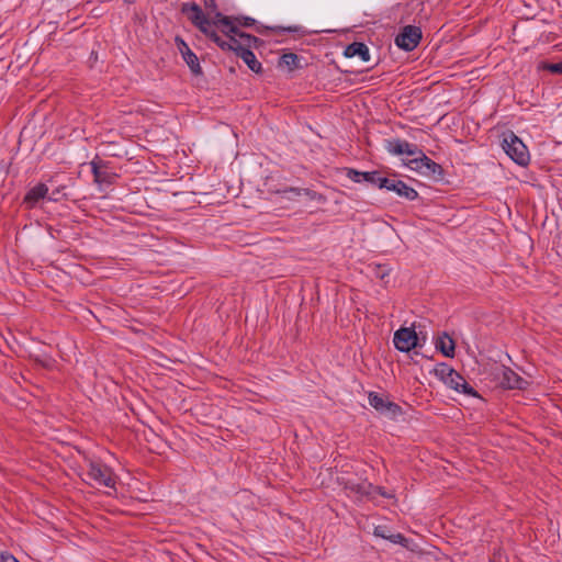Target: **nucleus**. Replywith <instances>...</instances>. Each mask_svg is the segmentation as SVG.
Wrapping results in <instances>:
<instances>
[{
    "mask_svg": "<svg viewBox=\"0 0 562 562\" xmlns=\"http://www.w3.org/2000/svg\"><path fill=\"white\" fill-rule=\"evenodd\" d=\"M48 187L40 182L35 187L31 188L24 195L22 204L25 205L27 210L35 207L41 200L47 198Z\"/></svg>",
    "mask_w": 562,
    "mask_h": 562,
    "instance_id": "nucleus-16",
    "label": "nucleus"
},
{
    "mask_svg": "<svg viewBox=\"0 0 562 562\" xmlns=\"http://www.w3.org/2000/svg\"><path fill=\"white\" fill-rule=\"evenodd\" d=\"M180 12L198 29L202 30L204 25H211V19L206 16L202 8L195 2H183Z\"/></svg>",
    "mask_w": 562,
    "mask_h": 562,
    "instance_id": "nucleus-11",
    "label": "nucleus"
},
{
    "mask_svg": "<svg viewBox=\"0 0 562 562\" xmlns=\"http://www.w3.org/2000/svg\"><path fill=\"white\" fill-rule=\"evenodd\" d=\"M369 404L381 415L395 420L398 416L403 415V408L395 402L389 400L386 395L369 392Z\"/></svg>",
    "mask_w": 562,
    "mask_h": 562,
    "instance_id": "nucleus-5",
    "label": "nucleus"
},
{
    "mask_svg": "<svg viewBox=\"0 0 562 562\" xmlns=\"http://www.w3.org/2000/svg\"><path fill=\"white\" fill-rule=\"evenodd\" d=\"M236 35L238 36V38L243 40L245 43H246V46L245 47H254V48H259L262 44H263V41L250 33H247L240 29H238Z\"/></svg>",
    "mask_w": 562,
    "mask_h": 562,
    "instance_id": "nucleus-26",
    "label": "nucleus"
},
{
    "mask_svg": "<svg viewBox=\"0 0 562 562\" xmlns=\"http://www.w3.org/2000/svg\"><path fill=\"white\" fill-rule=\"evenodd\" d=\"M537 71H548L552 75H562V60L558 63L547 59L540 60L536 67Z\"/></svg>",
    "mask_w": 562,
    "mask_h": 562,
    "instance_id": "nucleus-25",
    "label": "nucleus"
},
{
    "mask_svg": "<svg viewBox=\"0 0 562 562\" xmlns=\"http://www.w3.org/2000/svg\"><path fill=\"white\" fill-rule=\"evenodd\" d=\"M337 483L340 485L345 491H349L350 493H353L358 495L360 498H367L369 501L373 499L371 488L372 483L369 482H357L353 479L347 477V476H338Z\"/></svg>",
    "mask_w": 562,
    "mask_h": 562,
    "instance_id": "nucleus-12",
    "label": "nucleus"
},
{
    "mask_svg": "<svg viewBox=\"0 0 562 562\" xmlns=\"http://www.w3.org/2000/svg\"><path fill=\"white\" fill-rule=\"evenodd\" d=\"M175 43L191 74L194 77L203 76V69L200 65V60L195 53L189 47L188 43L180 35L175 37Z\"/></svg>",
    "mask_w": 562,
    "mask_h": 562,
    "instance_id": "nucleus-9",
    "label": "nucleus"
},
{
    "mask_svg": "<svg viewBox=\"0 0 562 562\" xmlns=\"http://www.w3.org/2000/svg\"><path fill=\"white\" fill-rule=\"evenodd\" d=\"M411 360H412L415 364H417V363H418V362H417V358H414V356H411Z\"/></svg>",
    "mask_w": 562,
    "mask_h": 562,
    "instance_id": "nucleus-47",
    "label": "nucleus"
},
{
    "mask_svg": "<svg viewBox=\"0 0 562 562\" xmlns=\"http://www.w3.org/2000/svg\"><path fill=\"white\" fill-rule=\"evenodd\" d=\"M10 558L13 561H19L13 554L9 553L8 551H3L0 554L1 562H11V561H9Z\"/></svg>",
    "mask_w": 562,
    "mask_h": 562,
    "instance_id": "nucleus-41",
    "label": "nucleus"
},
{
    "mask_svg": "<svg viewBox=\"0 0 562 562\" xmlns=\"http://www.w3.org/2000/svg\"><path fill=\"white\" fill-rule=\"evenodd\" d=\"M385 190L394 192L397 196L407 201H414L419 198L418 192L413 187L397 179H390Z\"/></svg>",
    "mask_w": 562,
    "mask_h": 562,
    "instance_id": "nucleus-13",
    "label": "nucleus"
},
{
    "mask_svg": "<svg viewBox=\"0 0 562 562\" xmlns=\"http://www.w3.org/2000/svg\"><path fill=\"white\" fill-rule=\"evenodd\" d=\"M525 7L528 9V14L536 16L538 9V0H524Z\"/></svg>",
    "mask_w": 562,
    "mask_h": 562,
    "instance_id": "nucleus-36",
    "label": "nucleus"
},
{
    "mask_svg": "<svg viewBox=\"0 0 562 562\" xmlns=\"http://www.w3.org/2000/svg\"><path fill=\"white\" fill-rule=\"evenodd\" d=\"M391 269L387 265H375L371 268L373 278L384 281L389 277Z\"/></svg>",
    "mask_w": 562,
    "mask_h": 562,
    "instance_id": "nucleus-29",
    "label": "nucleus"
},
{
    "mask_svg": "<svg viewBox=\"0 0 562 562\" xmlns=\"http://www.w3.org/2000/svg\"><path fill=\"white\" fill-rule=\"evenodd\" d=\"M97 57H98L97 53L92 52L90 58H95L97 59Z\"/></svg>",
    "mask_w": 562,
    "mask_h": 562,
    "instance_id": "nucleus-48",
    "label": "nucleus"
},
{
    "mask_svg": "<svg viewBox=\"0 0 562 562\" xmlns=\"http://www.w3.org/2000/svg\"><path fill=\"white\" fill-rule=\"evenodd\" d=\"M232 52H234L237 57H240L248 68L255 74L261 75L263 72L261 63L257 59L250 48L245 47L244 45H238L235 46Z\"/></svg>",
    "mask_w": 562,
    "mask_h": 562,
    "instance_id": "nucleus-15",
    "label": "nucleus"
},
{
    "mask_svg": "<svg viewBox=\"0 0 562 562\" xmlns=\"http://www.w3.org/2000/svg\"><path fill=\"white\" fill-rule=\"evenodd\" d=\"M371 493L373 497L375 494H378L384 498H395V494L393 492H387L383 486H376L372 484Z\"/></svg>",
    "mask_w": 562,
    "mask_h": 562,
    "instance_id": "nucleus-33",
    "label": "nucleus"
},
{
    "mask_svg": "<svg viewBox=\"0 0 562 562\" xmlns=\"http://www.w3.org/2000/svg\"><path fill=\"white\" fill-rule=\"evenodd\" d=\"M234 18H235L236 24L238 25L239 29L240 27H254V25L257 24V20H255L251 16L239 14V15H234Z\"/></svg>",
    "mask_w": 562,
    "mask_h": 562,
    "instance_id": "nucleus-30",
    "label": "nucleus"
},
{
    "mask_svg": "<svg viewBox=\"0 0 562 562\" xmlns=\"http://www.w3.org/2000/svg\"><path fill=\"white\" fill-rule=\"evenodd\" d=\"M282 193L283 194H290V195H286L289 199L291 198H294V196H300L302 194L306 195L310 200H315L317 201L318 203H326L327 201V198L322 194V193H318L314 190H311V189H300V188H292V187H289V188H285L282 190Z\"/></svg>",
    "mask_w": 562,
    "mask_h": 562,
    "instance_id": "nucleus-19",
    "label": "nucleus"
},
{
    "mask_svg": "<svg viewBox=\"0 0 562 562\" xmlns=\"http://www.w3.org/2000/svg\"><path fill=\"white\" fill-rule=\"evenodd\" d=\"M403 548L413 553H419L422 551L419 544L414 539L407 537L406 542L403 543Z\"/></svg>",
    "mask_w": 562,
    "mask_h": 562,
    "instance_id": "nucleus-34",
    "label": "nucleus"
},
{
    "mask_svg": "<svg viewBox=\"0 0 562 562\" xmlns=\"http://www.w3.org/2000/svg\"><path fill=\"white\" fill-rule=\"evenodd\" d=\"M435 347L443 357L454 358L456 356V341L447 331H442L436 338Z\"/></svg>",
    "mask_w": 562,
    "mask_h": 562,
    "instance_id": "nucleus-17",
    "label": "nucleus"
},
{
    "mask_svg": "<svg viewBox=\"0 0 562 562\" xmlns=\"http://www.w3.org/2000/svg\"><path fill=\"white\" fill-rule=\"evenodd\" d=\"M301 57L292 52L283 53L278 61L279 67H286L290 71L295 69H301L302 65L300 64Z\"/></svg>",
    "mask_w": 562,
    "mask_h": 562,
    "instance_id": "nucleus-21",
    "label": "nucleus"
},
{
    "mask_svg": "<svg viewBox=\"0 0 562 562\" xmlns=\"http://www.w3.org/2000/svg\"><path fill=\"white\" fill-rule=\"evenodd\" d=\"M10 558L13 561H19L13 554L9 553L8 551H3L0 554L1 562H11V561H9Z\"/></svg>",
    "mask_w": 562,
    "mask_h": 562,
    "instance_id": "nucleus-42",
    "label": "nucleus"
},
{
    "mask_svg": "<svg viewBox=\"0 0 562 562\" xmlns=\"http://www.w3.org/2000/svg\"><path fill=\"white\" fill-rule=\"evenodd\" d=\"M408 156H422V154H425L416 144L408 143V151H405Z\"/></svg>",
    "mask_w": 562,
    "mask_h": 562,
    "instance_id": "nucleus-38",
    "label": "nucleus"
},
{
    "mask_svg": "<svg viewBox=\"0 0 562 562\" xmlns=\"http://www.w3.org/2000/svg\"><path fill=\"white\" fill-rule=\"evenodd\" d=\"M124 2L127 4H134L136 2V0H124Z\"/></svg>",
    "mask_w": 562,
    "mask_h": 562,
    "instance_id": "nucleus-45",
    "label": "nucleus"
},
{
    "mask_svg": "<svg viewBox=\"0 0 562 562\" xmlns=\"http://www.w3.org/2000/svg\"><path fill=\"white\" fill-rule=\"evenodd\" d=\"M199 31L203 33L210 41L216 44L223 52H232L234 49L229 42H226V40L221 37L214 30L211 29V25H204L202 30Z\"/></svg>",
    "mask_w": 562,
    "mask_h": 562,
    "instance_id": "nucleus-20",
    "label": "nucleus"
},
{
    "mask_svg": "<svg viewBox=\"0 0 562 562\" xmlns=\"http://www.w3.org/2000/svg\"><path fill=\"white\" fill-rule=\"evenodd\" d=\"M417 336H418L417 349L418 348H423L424 345L426 344L427 335L425 333H423V331H417Z\"/></svg>",
    "mask_w": 562,
    "mask_h": 562,
    "instance_id": "nucleus-40",
    "label": "nucleus"
},
{
    "mask_svg": "<svg viewBox=\"0 0 562 562\" xmlns=\"http://www.w3.org/2000/svg\"><path fill=\"white\" fill-rule=\"evenodd\" d=\"M440 381L456 392L467 396L481 398L477 391L465 379L446 362L438 363L431 371Z\"/></svg>",
    "mask_w": 562,
    "mask_h": 562,
    "instance_id": "nucleus-1",
    "label": "nucleus"
},
{
    "mask_svg": "<svg viewBox=\"0 0 562 562\" xmlns=\"http://www.w3.org/2000/svg\"><path fill=\"white\" fill-rule=\"evenodd\" d=\"M214 18L211 20V25L220 26L222 23L228 22V15L223 14L220 11H215Z\"/></svg>",
    "mask_w": 562,
    "mask_h": 562,
    "instance_id": "nucleus-35",
    "label": "nucleus"
},
{
    "mask_svg": "<svg viewBox=\"0 0 562 562\" xmlns=\"http://www.w3.org/2000/svg\"><path fill=\"white\" fill-rule=\"evenodd\" d=\"M389 541L403 547V543L406 542V537L401 532H393L392 536H389Z\"/></svg>",
    "mask_w": 562,
    "mask_h": 562,
    "instance_id": "nucleus-37",
    "label": "nucleus"
},
{
    "mask_svg": "<svg viewBox=\"0 0 562 562\" xmlns=\"http://www.w3.org/2000/svg\"><path fill=\"white\" fill-rule=\"evenodd\" d=\"M422 38L423 32L419 26L405 25L395 36L394 43L400 49L412 52L419 45Z\"/></svg>",
    "mask_w": 562,
    "mask_h": 562,
    "instance_id": "nucleus-7",
    "label": "nucleus"
},
{
    "mask_svg": "<svg viewBox=\"0 0 562 562\" xmlns=\"http://www.w3.org/2000/svg\"><path fill=\"white\" fill-rule=\"evenodd\" d=\"M405 165L409 167L412 170H415L422 173L423 176L431 178L436 182L443 180L445 169L442 168V166L430 159L425 154H422V156H417L413 159H409L407 162H405Z\"/></svg>",
    "mask_w": 562,
    "mask_h": 562,
    "instance_id": "nucleus-4",
    "label": "nucleus"
},
{
    "mask_svg": "<svg viewBox=\"0 0 562 562\" xmlns=\"http://www.w3.org/2000/svg\"><path fill=\"white\" fill-rule=\"evenodd\" d=\"M29 359L31 361H33L35 364H37L46 370H52L56 363L55 359L50 355H48L44 351L30 352Z\"/></svg>",
    "mask_w": 562,
    "mask_h": 562,
    "instance_id": "nucleus-22",
    "label": "nucleus"
},
{
    "mask_svg": "<svg viewBox=\"0 0 562 562\" xmlns=\"http://www.w3.org/2000/svg\"><path fill=\"white\" fill-rule=\"evenodd\" d=\"M346 176L353 182L360 183L363 181L364 171L357 170L355 168H345Z\"/></svg>",
    "mask_w": 562,
    "mask_h": 562,
    "instance_id": "nucleus-31",
    "label": "nucleus"
},
{
    "mask_svg": "<svg viewBox=\"0 0 562 562\" xmlns=\"http://www.w3.org/2000/svg\"><path fill=\"white\" fill-rule=\"evenodd\" d=\"M254 29L257 33L261 35H268L270 33L282 35L284 33H295L304 35L305 31L303 26L301 25H289V26H282V25H265L257 21V24L254 25Z\"/></svg>",
    "mask_w": 562,
    "mask_h": 562,
    "instance_id": "nucleus-14",
    "label": "nucleus"
},
{
    "mask_svg": "<svg viewBox=\"0 0 562 562\" xmlns=\"http://www.w3.org/2000/svg\"><path fill=\"white\" fill-rule=\"evenodd\" d=\"M66 186H59L52 190V193L47 196L49 201L59 202L63 200H72L71 193L66 191Z\"/></svg>",
    "mask_w": 562,
    "mask_h": 562,
    "instance_id": "nucleus-27",
    "label": "nucleus"
},
{
    "mask_svg": "<svg viewBox=\"0 0 562 562\" xmlns=\"http://www.w3.org/2000/svg\"><path fill=\"white\" fill-rule=\"evenodd\" d=\"M385 148L389 153L401 156L408 151V142L401 138L385 139Z\"/></svg>",
    "mask_w": 562,
    "mask_h": 562,
    "instance_id": "nucleus-23",
    "label": "nucleus"
},
{
    "mask_svg": "<svg viewBox=\"0 0 562 562\" xmlns=\"http://www.w3.org/2000/svg\"><path fill=\"white\" fill-rule=\"evenodd\" d=\"M418 336L416 331V326L413 324L409 327L401 326L397 330L394 331L393 335V345L395 349L401 352L409 353L413 351L414 356H423L428 358L426 355L417 351V342Z\"/></svg>",
    "mask_w": 562,
    "mask_h": 562,
    "instance_id": "nucleus-3",
    "label": "nucleus"
},
{
    "mask_svg": "<svg viewBox=\"0 0 562 562\" xmlns=\"http://www.w3.org/2000/svg\"><path fill=\"white\" fill-rule=\"evenodd\" d=\"M495 379L498 381L501 387L505 390H521L525 391L529 386V382L516 373L513 369L506 366L497 368L494 373Z\"/></svg>",
    "mask_w": 562,
    "mask_h": 562,
    "instance_id": "nucleus-6",
    "label": "nucleus"
},
{
    "mask_svg": "<svg viewBox=\"0 0 562 562\" xmlns=\"http://www.w3.org/2000/svg\"><path fill=\"white\" fill-rule=\"evenodd\" d=\"M390 178L382 177L381 171L379 170H372V171H364L363 175V181L371 183L379 189H385L387 187Z\"/></svg>",
    "mask_w": 562,
    "mask_h": 562,
    "instance_id": "nucleus-24",
    "label": "nucleus"
},
{
    "mask_svg": "<svg viewBox=\"0 0 562 562\" xmlns=\"http://www.w3.org/2000/svg\"><path fill=\"white\" fill-rule=\"evenodd\" d=\"M411 360H412L415 364H417V363H418V362H417V358H414V356H411Z\"/></svg>",
    "mask_w": 562,
    "mask_h": 562,
    "instance_id": "nucleus-46",
    "label": "nucleus"
},
{
    "mask_svg": "<svg viewBox=\"0 0 562 562\" xmlns=\"http://www.w3.org/2000/svg\"><path fill=\"white\" fill-rule=\"evenodd\" d=\"M9 561H11V562H20V561H13V560H11V558L9 559Z\"/></svg>",
    "mask_w": 562,
    "mask_h": 562,
    "instance_id": "nucleus-49",
    "label": "nucleus"
},
{
    "mask_svg": "<svg viewBox=\"0 0 562 562\" xmlns=\"http://www.w3.org/2000/svg\"><path fill=\"white\" fill-rule=\"evenodd\" d=\"M87 476L89 480L94 481L98 485L115 490L116 482L112 469L99 461L89 462Z\"/></svg>",
    "mask_w": 562,
    "mask_h": 562,
    "instance_id": "nucleus-8",
    "label": "nucleus"
},
{
    "mask_svg": "<svg viewBox=\"0 0 562 562\" xmlns=\"http://www.w3.org/2000/svg\"><path fill=\"white\" fill-rule=\"evenodd\" d=\"M344 56L347 58L357 56L364 63L370 60L369 48L362 42H352L351 44H348L344 50Z\"/></svg>",
    "mask_w": 562,
    "mask_h": 562,
    "instance_id": "nucleus-18",
    "label": "nucleus"
},
{
    "mask_svg": "<svg viewBox=\"0 0 562 562\" xmlns=\"http://www.w3.org/2000/svg\"><path fill=\"white\" fill-rule=\"evenodd\" d=\"M226 37L228 38V40H226V42H229L233 45V47L241 45L239 43V41L237 40V37H238L237 35H231V36H226Z\"/></svg>",
    "mask_w": 562,
    "mask_h": 562,
    "instance_id": "nucleus-44",
    "label": "nucleus"
},
{
    "mask_svg": "<svg viewBox=\"0 0 562 562\" xmlns=\"http://www.w3.org/2000/svg\"><path fill=\"white\" fill-rule=\"evenodd\" d=\"M218 27L225 36L236 35L239 29L236 24L234 15H228V22L222 23Z\"/></svg>",
    "mask_w": 562,
    "mask_h": 562,
    "instance_id": "nucleus-28",
    "label": "nucleus"
},
{
    "mask_svg": "<svg viewBox=\"0 0 562 562\" xmlns=\"http://www.w3.org/2000/svg\"><path fill=\"white\" fill-rule=\"evenodd\" d=\"M203 3L210 13L217 11L216 0H203Z\"/></svg>",
    "mask_w": 562,
    "mask_h": 562,
    "instance_id": "nucleus-39",
    "label": "nucleus"
},
{
    "mask_svg": "<svg viewBox=\"0 0 562 562\" xmlns=\"http://www.w3.org/2000/svg\"><path fill=\"white\" fill-rule=\"evenodd\" d=\"M90 14L93 18H100L104 14V10H103V8L95 7V8L91 9Z\"/></svg>",
    "mask_w": 562,
    "mask_h": 562,
    "instance_id": "nucleus-43",
    "label": "nucleus"
},
{
    "mask_svg": "<svg viewBox=\"0 0 562 562\" xmlns=\"http://www.w3.org/2000/svg\"><path fill=\"white\" fill-rule=\"evenodd\" d=\"M502 148L517 165L526 167L530 161V154L525 143L513 132L503 134Z\"/></svg>",
    "mask_w": 562,
    "mask_h": 562,
    "instance_id": "nucleus-2",
    "label": "nucleus"
},
{
    "mask_svg": "<svg viewBox=\"0 0 562 562\" xmlns=\"http://www.w3.org/2000/svg\"><path fill=\"white\" fill-rule=\"evenodd\" d=\"M109 164V161L101 159L98 155L90 162L93 181L99 186H110L114 183L117 177L115 173L108 171Z\"/></svg>",
    "mask_w": 562,
    "mask_h": 562,
    "instance_id": "nucleus-10",
    "label": "nucleus"
},
{
    "mask_svg": "<svg viewBox=\"0 0 562 562\" xmlns=\"http://www.w3.org/2000/svg\"><path fill=\"white\" fill-rule=\"evenodd\" d=\"M390 528L385 525L375 526L373 529V536L378 538H382L384 540H389V536H392Z\"/></svg>",
    "mask_w": 562,
    "mask_h": 562,
    "instance_id": "nucleus-32",
    "label": "nucleus"
}]
</instances>
